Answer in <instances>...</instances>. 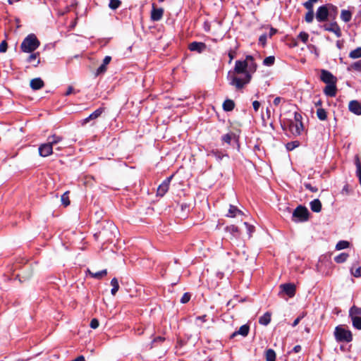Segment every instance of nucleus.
<instances>
[{
	"mask_svg": "<svg viewBox=\"0 0 361 361\" xmlns=\"http://www.w3.org/2000/svg\"><path fill=\"white\" fill-rule=\"evenodd\" d=\"M274 61H275V58L274 56H267L264 59V61H263V63L265 65V66H272L274 63Z\"/></svg>",
	"mask_w": 361,
	"mask_h": 361,
	"instance_id": "a18cd8bd",
	"label": "nucleus"
},
{
	"mask_svg": "<svg viewBox=\"0 0 361 361\" xmlns=\"http://www.w3.org/2000/svg\"><path fill=\"white\" fill-rule=\"evenodd\" d=\"M267 35H262L259 38V44H261L262 47H264L267 43Z\"/></svg>",
	"mask_w": 361,
	"mask_h": 361,
	"instance_id": "6e6d98bb",
	"label": "nucleus"
},
{
	"mask_svg": "<svg viewBox=\"0 0 361 361\" xmlns=\"http://www.w3.org/2000/svg\"><path fill=\"white\" fill-rule=\"evenodd\" d=\"M349 245H350V243L348 241L340 240L337 243V244L336 245V249L337 250H341L345 249V248L348 247Z\"/></svg>",
	"mask_w": 361,
	"mask_h": 361,
	"instance_id": "ea45409f",
	"label": "nucleus"
},
{
	"mask_svg": "<svg viewBox=\"0 0 361 361\" xmlns=\"http://www.w3.org/2000/svg\"><path fill=\"white\" fill-rule=\"evenodd\" d=\"M294 123L303 124L302 123V116L301 114L299 112H295L294 113Z\"/></svg>",
	"mask_w": 361,
	"mask_h": 361,
	"instance_id": "09e8293b",
	"label": "nucleus"
},
{
	"mask_svg": "<svg viewBox=\"0 0 361 361\" xmlns=\"http://www.w3.org/2000/svg\"><path fill=\"white\" fill-rule=\"evenodd\" d=\"M266 361H276V353L269 348L265 352Z\"/></svg>",
	"mask_w": 361,
	"mask_h": 361,
	"instance_id": "473e14b6",
	"label": "nucleus"
},
{
	"mask_svg": "<svg viewBox=\"0 0 361 361\" xmlns=\"http://www.w3.org/2000/svg\"><path fill=\"white\" fill-rule=\"evenodd\" d=\"M38 149L39 155L43 157H48L53 153V146L48 142L39 145Z\"/></svg>",
	"mask_w": 361,
	"mask_h": 361,
	"instance_id": "9d476101",
	"label": "nucleus"
},
{
	"mask_svg": "<svg viewBox=\"0 0 361 361\" xmlns=\"http://www.w3.org/2000/svg\"><path fill=\"white\" fill-rule=\"evenodd\" d=\"M348 256H349L348 254H347L345 252H342L340 255H338L334 257V261L338 264L343 263L347 260Z\"/></svg>",
	"mask_w": 361,
	"mask_h": 361,
	"instance_id": "f704fd0d",
	"label": "nucleus"
},
{
	"mask_svg": "<svg viewBox=\"0 0 361 361\" xmlns=\"http://www.w3.org/2000/svg\"><path fill=\"white\" fill-rule=\"evenodd\" d=\"M281 292L286 293L288 297L293 298L295 294V286L293 283H283L280 286Z\"/></svg>",
	"mask_w": 361,
	"mask_h": 361,
	"instance_id": "1a4fd4ad",
	"label": "nucleus"
},
{
	"mask_svg": "<svg viewBox=\"0 0 361 361\" xmlns=\"http://www.w3.org/2000/svg\"><path fill=\"white\" fill-rule=\"evenodd\" d=\"M40 44L39 41L34 34L28 35L23 41L20 49L23 52L31 53L37 49Z\"/></svg>",
	"mask_w": 361,
	"mask_h": 361,
	"instance_id": "f03ea898",
	"label": "nucleus"
},
{
	"mask_svg": "<svg viewBox=\"0 0 361 361\" xmlns=\"http://www.w3.org/2000/svg\"><path fill=\"white\" fill-rule=\"evenodd\" d=\"M250 331V326L248 324H244L241 326L238 331H234L231 336L230 338L232 339L237 335H241L245 337L248 335Z\"/></svg>",
	"mask_w": 361,
	"mask_h": 361,
	"instance_id": "4468645a",
	"label": "nucleus"
},
{
	"mask_svg": "<svg viewBox=\"0 0 361 361\" xmlns=\"http://www.w3.org/2000/svg\"><path fill=\"white\" fill-rule=\"evenodd\" d=\"M323 27L325 30L334 33L337 37L341 36V30L338 24H323Z\"/></svg>",
	"mask_w": 361,
	"mask_h": 361,
	"instance_id": "ddd939ff",
	"label": "nucleus"
},
{
	"mask_svg": "<svg viewBox=\"0 0 361 361\" xmlns=\"http://www.w3.org/2000/svg\"><path fill=\"white\" fill-rule=\"evenodd\" d=\"M320 80L326 85L337 82V78L330 71L324 69L321 70Z\"/></svg>",
	"mask_w": 361,
	"mask_h": 361,
	"instance_id": "6e6552de",
	"label": "nucleus"
},
{
	"mask_svg": "<svg viewBox=\"0 0 361 361\" xmlns=\"http://www.w3.org/2000/svg\"><path fill=\"white\" fill-rule=\"evenodd\" d=\"M349 317L351 319L353 326L361 330V307L353 305L349 310Z\"/></svg>",
	"mask_w": 361,
	"mask_h": 361,
	"instance_id": "20e7f679",
	"label": "nucleus"
},
{
	"mask_svg": "<svg viewBox=\"0 0 361 361\" xmlns=\"http://www.w3.org/2000/svg\"><path fill=\"white\" fill-rule=\"evenodd\" d=\"M334 336L338 342L349 343L353 340L351 331L344 329L341 326H338L335 328Z\"/></svg>",
	"mask_w": 361,
	"mask_h": 361,
	"instance_id": "7ed1b4c3",
	"label": "nucleus"
},
{
	"mask_svg": "<svg viewBox=\"0 0 361 361\" xmlns=\"http://www.w3.org/2000/svg\"><path fill=\"white\" fill-rule=\"evenodd\" d=\"M288 129L290 133L294 136H299L304 130V125L294 123L293 121H288Z\"/></svg>",
	"mask_w": 361,
	"mask_h": 361,
	"instance_id": "0eeeda50",
	"label": "nucleus"
},
{
	"mask_svg": "<svg viewBox=\"0 0 361 361\" xmlns=\"http://www.w3.org/2000/svg\"><path fill=\"white\" fill-rule=\"evenodd\" d=\"M352 274L355 277H361V266L355 269L354 271H352Z\"/></svg>",
	"mask_w": 361,
	"mask_h": 361,
	"instance_id": "680f3d73",
	"label": "nucleus"
},
{
	"mask_svg": "<svg viewBox=\"0 0 361 361\" xmlns=\"http://www.w3.org/2000/svg\"><path fill=\"white\" fill-rule=\"evenodd\" d=\"M304 185L306 189L310 190L312 192H316L318 191V188L315 186H312L310 183H305Z\"/></svg>",
	"mask_w": 361,
	"mask_h": 361,
	"instance_id": "5fc2aeb1",
	"label": "nucleus"
},
{
	"mask_svg": "<svg viewBox=\"0 0 361 361\" xmlns=\"http://www.w3.org/2000/svg\"><path fill=\"white\" fill-rule=\"evenodd\" d=\"M235 44H237L236 42ZM238 48V44H235V46L233 48H231L230 50L228 51L229 63H231L232 60L235 57L236 50Z\"/></svg>",
	"mask_w": 361,
	"mask_h": 361,
	"instance_id": "37998d69",
	"label": "nucleus"
},
{
	"mask_svg": "<svg viewBox=\"0 0 361 361\" xmlns=\"http://www.w3.org/2000/svg\"><path fill=\"white\" fill-rule=\"evenodd\" d=\"M63 140V137L59 135H53L51 136L48 137L47 142L50 143L53 147L59 143Z\"/></svg>",
	"mask_w": 361,
	"mask_h": 361,
	"instance_id": "7c9ffc66",
	"label": "nucleus"
},
{
	"mask_svg": "<svg viewBox=\"0 0 361 361\" xmlns=\"http://www.w3.org/2000/svg\"><path fill=\"white\" fill-rule=\"evenodd\" d=\"M283 98L280 97H276L274 101H273V104L275 105V106H278L281 102L282 101Z\"/></svg>",
	"mask_w": 361,
	"mask_h": 361,
	"instance_id": "338daca9",
	"label": "nucleus"
},
{
	"mask_svg": "<svg viewBox=\"0 0 361 361\" xmlns=\"http://www.w3.org/2000/svg\"><path fill=\"white\" fill-rule=\"evenodd\" d=\"M165 341V338L164 337H162V336H157L155 337L153 341H152V346L151 348H152L153 346H154V344L157 343H162Z\"/></svg>",
	"mask_w": 361,
	"mask_h": 361,
	"instance_id": "3c124183",
	"label": "nucleus"
},
{
	"mask_svg": "<svg viewBox=\"0 0 361 361\" xmlns=\"http://www.w3.org/2000/svg\"><path fill=\"white\" fill-rule=\"evenodd\" d=\"M310 209L314 212H319L322 210V203L319 200L315 199L310 203Z\"/></svg>",
	"mask_w": 361,
	"mask_h": 361,
	"instance_id": "393cba45",
	"label": "nucleus"
},
{
	"mask_svg": "<svg viewBox=\"0 0 361 361\" xmlns=\"http://www.w3.org/2000/svg\"><path fill=\"white\" fill-rule=\"evenodd\" d=\"M225 231L230 233L233 238H238L240 235L238 228L235 225L227 226L225 228Z\"/></svg>",
	"mask_w": 361,
	"mask_h": 361,
	"instance_id": "f3484780",
	"label": "nucleus"
},
{
	"mask_svg": "<svg viewBox=\"0 0 361 361\" xmlns=\"http://www.w3.org/2000/svg\"><path fill=\"white\" fill-rule=\"evenodd\" d=\"M190 298L191 295L189 293H185L182 298H180V302L183 304H185L190 301Z\"/></svg>",
	"mask_w": 361,
	"mask_h": 361,
	"instance_id": "8fccbe9b",
	"label": "nucleus"
},
{
	"mask_svg": "<svg viewBox=\"0 0 361 361\" xmlns=\"http://www.w3.org/2000/svg\"><path fill=\"white\" fill-rule=\"evenodd\" d=\"M104 111V108L100 107L92 112L89 116L92 120H95L99 118L102 114Z\"/></svg>",
	"mask_w": 361,
	"mask_h": 361,
	"instance_id": "e433bc0d",
	"label": "nucleus"
},
{
	"mask_svg": "<svg viewBox=\"0 0 361 361\" xmlns=\"http://www.w3.org/2000/svg\"><path fill=\"white\" fill-rule=\"evenodd\" d=\"M349 57L351 59L361 58V47H357L355 49L351 51L349 54Z\"/></svg>",
	"mask_w": 361,
	"mask_h": 361,
	"instance_id": "58836bf2",
	"label": "nucleus"
},
{
	"mask_svg": "<svg viewBox=\"0 0 361 361\" xmlns=\"http://www.w3.org/2000/svg\"><path fill=\"white\" fill-rule=\"evenodd\" d=\"M77 92H79V90L78 91H75L74 90V88L72 87V86H68V88H67V90L66 92V93L64 94L65 96H69L70 94H73V93H77Z\"/></svg>",
	"mask_w": 361,
	"mask_h": 361,
	"instance_id": "13d9d810",
	"label": "nucleus"
},
{
	"mask_svg": "<svg viewBox=\"0 0 361 361\" xmlns=\"http://www.w3.org/2000/svg\"><path fill=\"white\" fill-rule=\"evenodd\" d=\"M223 109L225 111H231L235 108V103L233 100L227 99L223 103Z\"/></svg>",
	"mask_w": 361,
	"mask_h": 361,
	"instance_id": "cd10ccee",
	"label": "nucleus"
},
{
	"mask_svg": "<svg viewBox=\"0 0 361 361\" xmlns=\"http://www.w3.org/2000/svg\"><path fill=\"white\" fill-rule=\"evenodd\" d=\"M121 2L120 0H110L109 7L111 9H116L117 8L119 7V6L121 5Z\"/></svg>",
	"mask_w": 361,
	"mask_h": 361,
	"instance_id": "49530a36",
	"label": "nucleus"
},
{
	"mask_svg": "<svg viewBox=\"0 0 361 361\" xmlns=\"http://www.w3.org/2000/svg\"><path fill=\"white\" fill-rule=\"evenodd\" d=\"M271 314L270 312H267L259 319V323L264 326H267L271 322Z\"/></svg>",
	"mask_w": 361,
	"mask_h": 361,
	"instance_id": "a878e982",
	"label": "nucleus"
},
{
	"mask_svg": "<svg viewBox=\"0 0 361 361\" xmlns=\"http://www.w3.org/2000/svg\"><path fill=\"white\" fill-rule=\"evenodd\" d=\"M87 273L89 274L90 276H91V277L94 279H102L103 277L107 275V270L103 269L102 271L94 273L92 272L90 269H87Z\"/></svg>",
	"mask_w": 361,
	"mask_h": 361,
	"instance_id": "5701e85b",
	"label": "nucleus"
},
{
	"mask_svg": "<svg viewBox=\"0 0 361 361\" xmlns=\"http://www.w3.org/2000/svg\"><path fill=\"white\" fill-rule=\"evenodd\" d=\"M304 316H305V314L303 313L302 315H300V316L298 317L294 320V322H293V324H292V326H293V327L296 326L299 324V322H300V320L304 317Z\"/></svg>",
	"mask_w": 361,
	"mask_h": 361,
	"instance_id": "052dcab7",
	"label": "nucleus"
},
{
	"mask_svg": "<svg viewBox=\"0 0 361 361\" xmlns=\"http://www.w3.org/2000/svg\"><path fill=\"white\" fill-rule=\"evenodd\" d=\"M302 350V347L301 345H296L292 350V352L295 353H298L299 352H300Z\"/></svg>",
	"mask_w": 361,
	"mask_h": 361,
	"instance_id": "774afa93",
	"label": "nucleus"
},
{
	"mask_svg": "<svg viewBox=\"0 0 361 361\" xmlns=\"http://www.w3.org/2000/svg\"><path fill=\"white\" fill-rule=\"evenodd\" d=\"M238 214L243 215V213L237 207L231 204L226 216L233 218Z\"/></svg>",
	"mask_w": 361,
	"mask_h": 361,
	"instance_id": "4be33fe9",
	"label": "nucleus"
},
{
	"mask_svg": "<svg viewBox=\"0 0 361 361\" xmlns=\"http://www.w3.org/2000/svg\"><path fill=\"white\" fill-rule=\"evenodd\" d=\"M352 18V12L349 10L343 9L341 12V19L344 22H349Z\"/></svg>",
	"mask_w": 361,
	"mask_h": 361,
	"instance_id": "c756f323",
	"label": "nucleus"
},
{
	"mask_svg": "<svg viewBox=\"0 0 361 361\" xmlns=\"http://www.w3.org/2000/svg\"><path fill=\"white\" fill-rule=\"evenodd\" d=\"M304 6L308 10V11H313V3L311 1L304 3Z\"/></svg>",
	"mask_w": 361,
	"mask_h": 361,
	"instance_id": "e2e57ef3",
	"label": "nucleus"
},
{
	"mask_svg": "<svg viewBox=\"0 0 361 361\" xmlns=\"http://www.w3.org/2000/svg\"><path fill=\"white\" fill-rule=\"evenodd\" d=\"M99 323L98 319L96 318H94L91 320L90 326L92 329H95L99 326Z\"/></svg>",
	"mask_w": 361,
	"mask_h": 361,
	"instance_id": "4d7b16f0",
	"label": "nucleus"
},
{
	"mask_svg": "<svg viewBox=\"0 0 361 361\" xmlns=\"http://www.w3.org/2000/svg\"><path fill=\"white\" fill-rule=\"evenodd\" d=\"M313 18H314L313 11H307V13L305 15V20L308 23H310L312 21Z\"/></svg>",
	"mask_w": 361,
	"mask_h": 361,
	"instance_id": "603ef678",
	"label": "nucleus"
},
{
	"mask_svg": "<svg viewBox=\"0 0 361 361\" xmlns=\"http://www.w3.org/2000/svg\"><path fill=\"white\" fill-rule=\"evenodd\" d=\"M246 61H247L249 63L247 71H250V74L252 75V73L256 71L257 64L255 63L254 59L252 56H247Z\"/></svg>",
	"mask_w": 361,
	"mask_h": 361,
	"instance_id": "bb28decb",
	"label": "nucleus"
},
{
	"mask_svg": "<svg viewBox=\"0 0 361 361\" xmlns=\"http://www.w3.org/2000/svg\"><path fill=\"white\" fill-rule=\"evenodd\" d=\"M173 175L166 178L158 187L157 195L163 197L169 190L170 183L173 179Z\"/></svg>",
	"mask_w": 361,
	"mask_h": 361,
	"instance_id": "423d86ee",
	"label": "nucleus"
},
{
	"mask_svg": "<svg viewBox=\"0 0 361 361\" xmlns=\"http://www.w3.org/2000/svg\"><path fill=\"white\" fill-rule=\"evenodd\" d=\"M44 85V81L40 78H36L30 81V87L34 90H38Z\"/></svg>",
	"mask_w": 361,
	"mask_h": 361,
	"instance_id": "6ab92c4d",
	"label": "nucleus"
},
{
	"mask_svg": "<svg viewBox=\"0 0 361 361\" xmlns=\"http://www.w3.org/2000/svg\"><path fill=\"white\" fill-rule=\"evenodd\" d=\"M208 155L214 157L218 161H221L224 157H228L227 154H224L219 149H212L209 152Z\"/></svg>",
	"mask_w": 361,
	"mask_h": 361,
	"instance_id": "412c9836",
	"label": "nucleus"
},
{
	"mask_svg": "<svg viewBox=\"0 0 361 361\" xmlns=\"http://www.w3.org/2000/svg\"><path fill=\"white\" fill-rule=\"evenodd\" d=\"M328 7L327 4L324 6H322L318 8L316 13V19L319 21H325L328 18Z\"/></svg>",
	"mask_w": 361,
	"mask_h": 361,
	"instance_id": "9b49d317",
	"label": "nucleus"
},
{
	"mask_svg": "<svg viewBox=\"0 0 361 361\" xmlns=\"http://www.w3.org/2000/svg\"><path fill=\"white\" fill-rule=\"evenodd\" d=\"M39 52L31 54L28 56V58L27 59V61L28 63H32V62L36 61V63H34L33 66L34 67H37L39 64V63H40V60L37 59L39 58Z\"/></svg>",
	"mask_w": 361,
	"mask_h": 361,
	"instance_id": "c85d7f7f",
	"label": "nucleus"
},
{
	"mask_svg": "<svg viewBox=\"0 0 361 361\" xmlns=\"http://www.w3.org/2000/svg\"><path fill=\"white\" fill-rule=\"evenodd\" d=\"M206 48L207 46L204 43L199 42H192L188 46V49L191 51H196L197 53L203 52Z\"/></svg>",
	"mask_w": 361,
	"mask_h": 361,
	"instance_id": "f8f14e48",
	"label": "nucleus"
},
{
	"mask_svg": "<svg viewBox=\"0 0 361 361\" xmlns=\"http://www.w3.org/2000/svg\"><path fill=\"white\" fill-rule=\"evenodd\" d=\"M244 224L247 229V232H248L249 235H250L252 234V233H253L255 231V226L249 224L247 222H245Z\"/></svg>",
	"mask_w": 361,
	"mask_h": 361,
	"instance_id": "bf43d9fd",
	"label": "nucleus"
},
{
	"mask_svg": "<svg viewBox=\"0 0 361 361\" xmlns=\"http://www.w3.org/2000/svg\"><path fill=\"white\" fill-rule=\"evenodd\" d=\"M180 209L182 211L185 212V211H189V209H190V205L188 204L187 203H181L180 204Z\"/></svg>",
	"mask_w": 361,
	"mask_h": 361,
	"instance_id": "69168bd1",
	"label": "nucleus"
},
{
	"mask_svg": "<svg viewBox=\"0 0 361 361\" xmlns=\"http://www.w3.org/2000/svg\"><path fill=\"white\" fill-rule=\"evenodd\" d=\"M61 202H62V204L65 206V207H67L70 204V200H69V197H68V192H64L62 196H61Z\"/></svg>",
	"mask_w": 361,
	"mask_h": 361,
	"instance_id": "c03bdc74",
	"label": "nucleus"
},
{
	"mask_svg": "<svg viewBox=\"0 0 361 361\" xmlns=\"http://www.w3.org/2000/svg\"><path fill=\"white\" fill-rule=\"evenodd\" d=\"M337 88L336 83L327 84L324 89V94L328 97H335L336 94Z\"/></svg>",
	"mask_w": 361,
	"mask_h": 361,
	"instance_id": "2eb2a0df",
	"label": "nucleus"
},
{
	"mask_svg": "<svg viewBox=\"0 0 361 361\" xmlns=\"http://www.w3.org/2000/svg\"><path fill=\"white\" fill-rule=\"evenodd\" d=\"M148 29L149 30V32L154 35H155V30H157L159 32H160L163 29L162 24H156L154 25H149L148 26Z\"/></svg>",
	"mask_w": 361,
	"mask_h": 361,
	"instance_id": "a19ab883",
	"label": "nucleus"
},
{
	"mask_svg": "<svg viewBox=\"0 0 361 361\" xmlns=\"http://www.w3.org/2000/svg\"><path fill=\"white\" fill-rule=\"evenodd\" d=\"M300 145V142L298 140L291 141V142H288L286 145V148L288 151H292L294 149H295L296 147H299Z\"/></svg>",
	"mask_w": 361,
	"mask_h": 361,
	"instance_id": "4c0bfd02",
	"label": "nucleus"
},
{
	"mask_svg": "<svg viewBox=\"0 0 361 361\" xmlns=\"http://www.w3.org/2000/svg\"><path fill=\"white\" fill-rule=\"evenodd\" d=\"M111 285L112 288L111 290V293L112 295H115L119 289V284L118 279L116 278H113L111 281Z\"/></svg>",
	"mask_w": 361,
	"mask_h": 361,
	"instance_id": "2f4dec72",
	"label": "nucleus"
},
{
	"mask_svg": "<svg viewBox=\"0 0 361 361\" xmlns=\"http://www.w3.org/2000/svg\"><path fill=\"white\" fill-rule=\"evenodd\" d=\"M235 137V135L234 133H229L222 135L221 140L223 142L230 145L232 139L234 138Z\"/></svg>",
	"mask_w": 361,
	"mask_h": 361,
	"instance_id": "c9c22d12",
	"label": "nucleus"
},
{
	"mask_svg": "<svg viewBox=\"0 0 361 361\" xmlns=\"http://www.w3.org/2000/svg\"><path fill=\"white\" fill-rule=\"evenodd\" d=\"M252 106L255 110V111H258L259 107H260V103L258 101H254L252 102Z\"/></svg>",
	"mask_w": 361,
	"mask_h": 361,
	"instance_id": "0e129e2a",
	"label": "nucleus"
},
{
	"mask_svg": "<svg viewBox=\"0 0 361 361\" xmlns=\"http://www.w3.org/2000/svg\"><path fill=\"white\" fill-rule=\"evenodd\" d=\"M111 57L109 56H106L104 57L103 60V63L102 65L99 66V67L97 70V75H100L106 72V66L111 62Z\"/></svg>",
	"mask_w": 361,
	"mask_h": 361,
	"instance_id": "aec40b11",
	"label": "nucleus"
},
{
	"mask_svg": "<svg viewBox=\"0 0 361 361\" xmlns=\"http://www.w3.org/2000/svg\"><path fill=\"white\" fill-rule=\"evenodd\" d=\"M317 116L320 121H325L327 118V112L323 108H317Z\"/></svg>",
	"mask_w": 361,
	"mask_h": 361,
	"instance_id": "72a5a7b5",
	"label": "nucleus"
},
{
	"mask_svg": "<svg viewBox=\"0 0 361 361\" xmlns=\"http://www.w3.org/2000/svg\"><path fill=\"white\" fill-rule=\"evenodd\" d=\"M308 209L302 205L298 206L293 212L292 220L295 222H305L309 219Z\"/></svg>",
	"mask_w": 361,
	"mask_h": 361,
	"instance_id": "39448f33",
	"label": "nucleus"
},
{
	"mask_svg": "<svg viewBox=\"0 0 361 361\" xmlns=\"http://www.w3.org/2000/svg\"><path fill=\"white\" fill-rule=\"evenodd\" d=\"M7 48H8V44H7L6 41V40H3L0 43V52L1 53L6 52V50H7Z\"/></svg>",
	"mask_w": 361,
	"mask_h": 361,
	"instance_id": "864d4df0",
	"label": "nucleus"
},
{
	"mask_svg": "<svg viewBox=\"0 0 361 361\" xmlns=\"http://www.w3.org/2000/svg\"><path fill=\"white\" fill-rule=\"evenodd\" d=\"M298 39H300L302 42L307 43L309 37V35L307 32H301L298 36Z\"/></svg>",
	"mask_w": 361,
	"mask_h": 361,
	"instance_id": "de8ad7c7",
	"label": "nucleus"
},
{
	"mask_svg": "<svg viewBox=\"0 0 361 361\" xmlns=\"http://www.w3.org/2000/svg\"><path fill=\"white\" fill-rule=\"evenodd\" d=\"M349 110L356 115H361V104L356 100L350 102L348 105Z\"/></svg>",
	"mask_w": 361,
	"mask_h": 361,
	"instance_id": "dca6fc26",
	"label": "nucleus"
},
{
	"mask_svg": "<svg viewBox=\"0 0 361 361\" xmlns=\"http://www.w3.org/2000/svg\"><path fill=\"white\" fill-rule=\"evenodd\" d=\"M249 66L248 61L238 60L235 61L234 67V73H228L227 78L229 84L235 86L236 89L240 90L250 82L252 75L250 71H247Z\"/></svg>",
	"mask_w": 361,
	"mask_h": 361,
	"instance_id": "f257e3e1",
	"label": "nucleus"
},
{
	"mask_svg": "<svg viewBox=\"0 0 361 361\" xmlns=\"http://www.w3.org/2000/svg\"><path fill=\"white\" fill-rule=\"evenodd\" d=\"M352 69H353L356 71H358V72H361V60H359V61L352 63L350 65V66H349L348 68V71H351Z\"/></svg>",
	"mask_w": 361,
	"mask_h": 361,
	"instance_id": "79ce46f5",
	"label": "nucleus"
},
{
	"mask_svg": "<svg viewBox=\"0 0 361 361\" xmlns=\"http://www.w3.org/2000/svg\"><path fill=\"white\" fill-rule=\"evenodd\" d=\"M164 13V10L161 8H154L153 7L151 12V19L153 21L160 20Z\"/></svg>",
	"mask_w": 361,
	"mask_h": 361,
	"instance_id": "a211bd4d",
	"label": "nucleus"
},
{
	"mask_svg": "<svg viewBox=\"0 0 361 361\" xmlns=\"http://www.w3.org/2000/svg\"><path fill=\"white\" fill-rule=\"evenodd\" d=\"M328 7V15L330 18L332 20H334L338 13V9L336 6L332 5V4H327Z\"/></svg>",
	"mask_w": 361,
	"mask_h": 361,
	"instance_id": "b1692460",
	"label": "nucleus"
}]
</instances>
